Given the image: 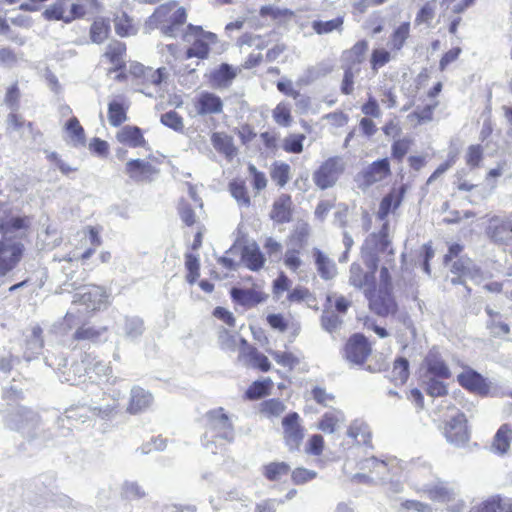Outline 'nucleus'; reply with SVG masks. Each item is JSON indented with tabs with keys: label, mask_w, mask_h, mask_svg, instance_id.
I'll list each match as a JSON object with an SVG mask.
<instances>
[{
	"label": "nucleus",
	"mask_w": 512,
	"mask_h": 512,
	"mask_svg": "<svg viewBox=\"0 0 512 512\" xmlns=\"http://www.w3.org/2000/svg\"><path fill=\"white\" fill-rule=\"evenodd\" d=\"M273 359L282 367L293 370L300 363V358L288 351H271Z\"/></svg>",
	"instance_id": "nucleus-58"
},
{
	"label": "nucleus",
	"mask_w": 512,
	"mask_h": 512,
	"mask_svg": "<svg viewBox=\"0 0 512 512\" xmlns=\"http://www.w3.org/2000/svg\"><path fill=\"white\" fill-rule=\"evenodd\" d=\"M305 139V135L301 133L289 134L282 142V149L289 154H300L303 152Z\"/></svg>",
	"instance_id": "nucleus-52"
},
{
	"label": "nucleus",
	"mask_w": 512,
	"mask_h": 512,
	"mask_svg": "<svg viewBox=\"0 0 512 512\" xmlns=\"http://www.w3.org/2000/svg\"><path fill=\"white\" fill-rule=\"evenodd\" d=\"M424 366L427 373L434 378L448 379L451 377L448 365L442 359L440 353L434 349H431L424 358Z\"/></svg>",
	"instance_id": "nucleus-22"
},
{
	"label": "nucleus",
	"mask_w": 512,
	"mask_h": 512,
	"mask_svg": "<svg viewBox=\"0 0 512 512\" xmlns=\"http://www.w3.org/2000/svg\"><path fill=\"white\" fill-rule=\"evenodd\" d=\"M359 71V68L343 67V78L340 84V91L343 95H351L354 92L355 77Z\"/></svg>",
	"instance_id": "nucleus-63"
},
{
	"label": "nucleus",
	"mask_w": 512,
	"mask_h": 512,
	"mask_svg": "<svg viewBox=\"0 0 512 512\" xmlns=\"http://www.w3.org/2000/svg\"><path fill=\"white\" fill-rule=\"evenodd\" d=\"M108 331V327L102 326L96 328L94 326H87L83 324L79 326L73 334V340L75 341H97L100 336Z\"/></svg>",
	"instance_id": "nucleus-43"
},
{
	"label": "nucleus",
	"mask_w": 512,
	"mask_h": 512,
	"mask_svg": "<svg viewBox=\"0 0 512 512\" xmlns=\"http://www.w3.org/2000/svg\"><path fill=\"white\" fill-rule=\"evenodd\" d=\"M126 51V44L119 40H113L107 45L103 57L112 65L109 72H117L125 69Z\"/></svg>",
	"instance_id": "nucleus-21"
},
{
	"label": "nucleus",
	"mask_w": 512,
	"mask_h": 512,
	"mask_svg": "<svg viewBox=\"0 0 512 512\" xmlns=\"http://www.w3.org/2000/svg\"><path fill=\"white\" fill-rule=\"evenodd\" d=\"M241 259L245 266L251 271L261 270L266 263L264 254L255 243L243 247Z\"/></svg>",
	"instance_id": "nucleus-29"
},
{
	"label": "nucleus",
	"mask_w": 512,
	"mask_h": 512,
	"mask_svg": "<svg viewBox=\"0 0 512 512\" xmlns=\"http://www.w3.org/2000/svg\"><path fill=\"white\" fill-rule=\"evenodd\" d=\"M231 297L243 306H255L267 299V295L256 289L232 288Z\"/></svg>",
	"instance_id": "nucleus-30"
},
{
	"label": "nucleus",
	"mask_w": 512,
	"mask_h": 512,
	"mask_svg": "<svg viewBox=\"0 0 512 512\" xmlns=\"http://www.w3.org/2000/svg\"><path fill=\"white\" fill-rule=\"evenodd\" d=\"M274 121L283 127H288L292 123L291 110L287 103L280 102L272 111Z\"/></svg>",
	"instance_id": "nucleus-59"
},
{
	"label": "nucleus",
	"mask_w": 512,
	"mask_h": 512,
	"mask_svg": "<svg viewBox=\"0 0 512 512\" xmlns=\"http://www.w3.org/2000/svg\"><path fill=\"white\" fill-rule=\"evenodd\" d=\"M411 37V24L409 21L400 23L393 29L389 36V49L396 55L400 52L407 44V41Z\"/></svg>",
	"instance_id": "nucleus-26"
},
{
	"label": "nucleus",
	"mask_w": 512,
	"mask_h": 512,
	"mask_svg": "<svg viewBox=\"0 0 512 512\" xmlns=\"http://www.w3.org/2000/svg\"><path fill=\"white\" fill-rule=\"evenodd\" d=\"M283 264L293 274L304 272L305 262L299 249H287L283 255Z\"/></svg>",
	"instance_id": "nucleus-40"
},
{
	"label": "nucleus",
	"mask_w": 512,
	"mask_h": 512,
	"mask_svg": "<svg viewBox=\"0 0 512 512\" xmlns=\"http://www.w3.org/2000/svg\"><path fill=\"white\" fill-rule=\"evenodd\" d=\"M290 476L292 483L299 486L307 484L316 479L317 472L300 466L294 468L293 470L290 468Z\"/></svg>",
	"instance_id": "nucleus-55"
},
{
	"label": "nucleus",
	"mask_w": 512,
	"mask_h": 512,
	"mask_svg": "<svg viewBox=\"0 0 512 512\" xmlns=\"http://www.w3.org/2000/svg\"><path fill=\"white\" fill-rule=\"evenodd\" d=\"M368 46V41L361 39L354 43L349 49L344 50L342 53L343 67L356 69V66L361 65L368 51Z\"/></svg>",
	"instance_id": "nucleus-23"
},
{
	"label": "nucleus",
	"mask_w": 512,
	"mask_h": 512,
	"mask_svg": "<svg viewBox=\"0 0 512 512\" xmlns=\"http://www.w3.org/2000/svg\"><path fill=\"white\" fill-rule=\"evenodd\" d=\"M23 255V246L19 243L0 241V275H5L19 263Z\"/></svg>",
	"instance_id": "nucleus-15"
},
{
	"label": "nucleus",
	"mask_w": 512,
	"mask_h": 512,
	"mask_svg": "<svg viewBox=\"0 0 512 512\" xmlns=\"http://www.w3.org/2000/svg\"><path fill=\"white\" fill-rule=\"evenodd\" d=\"M185 268L187 270V282L189 284H194L200 276L199 258L192 253L185 254Z\"/></svg>",
	"instance_id": "nucleus-57"
},
{
	"label": "nucleus",
	"mask_w": 512,
	"mask_h": 512,
	"mask_svg": "<svg viewBox=\"0 0 512 512\" xmlns=\"http://www.w3.org/2000/svg\"><path fill=\"white\" fill-rule=\"evenodd\" d=\"M510 502H505L500 496H493L480 503L475 512H504Z\"/></svg>",
	"instance_id": "nucleus-54"
},
{
	"label": "nucleus",
	"mask_w": 512,
	"mask_h": 512,
	"mask_svg": "<svg viewBox=\"0 0 512 512\" xmlns=\"http://www.w3.org/2000/svg\"><path fill=\"white\" fill-rule=\"evenodd\" d=\"M407 184H401L398 187H392L380 200L376 218L380 221L388 222L390 215H395L402 206L406 193Z\"/></svg>",
	"instance_id": "nucleus-9"
},
{
	"label": "nucleus",
	"mask_w": 512,
	"mask_h": 512,
	"mask_svg": "<svg viewBox=\"0 0 512 512\" xmlns=\"http://www.w3.org/2000/svg\"><path fill=\"white\" fill-rule=\"evenodd\" d=\"M489 238L498 244H507L512 240V216L505 219L493 217L487 228Z\"/></svg>",
	"instance_id": "nucleus-17"
},
{
	"label": "nucleus",
	"mask_w": 512,
	"mask_h": 512,
	"mask_svg": "<svg viewBox=\"0 0 512 512\" xmlns=\"http://www.w3.org/2000/svg\"><path fill=\"white\" fill-rule=\"evenodd\" d=\"M260 15L262 17H269L280 25L288 23L295 17L294 11L288 8H280L273 5L261 7Z\"/></svg>",
	"instance_id": "nucleus-37"
},
{
	"label": "nucleus",
	"mask_w": 512,
	"mask_h": 512,
	"mask_svg": "<svg viewBox=\"0 0 512 512\" xmlns=\"http://www.w3.org/2000/svg\"><path fill=\"white\" fill-rule=\"evenodd\" d=\"M206 434L213 440L223 439L228 442L234 439L233 425L223 408L213 409L206 414Z\"/></svg>",
	"instance_id": "nucleus-7"
},
{
	"label": "nucleus",
	"mask_w": 512,
	"mask_h": 512,
	"mask_svg": "<svg viewBox=\"0 0 512 512\" xmlns=\"http://www.w3.org/2000/svg\"><path fill=\"white\" fill-rule=\"evenodd\" d=\"M409 378V362L404 357L397 358L393 363L391 381L395 385H403Z\"/></svg>",
	"instance_id": "nucleus-48"
},
{
	"label": "nucleus",
	"mask_w": 512,
	"mask_h": 512,
	"mask_svg": "<svg viewBox=\"0 0 512 512\" xmlns=\"http://www.w3.org/2000/svg\"><path fill=\"white\" fill-rule=\"evenodd\" d=\"M457 381L467 391L486 396L489 394L490 386L486 379L478 372L468 368L457 375Z\"/></svg>",
	"instance_id": "nucleus-16"
},
{
	"label": "nucleus",
	"mask_w": 512,
	"mask_h": 512,
	"mask_svg": "<svg viewBox=\"0 0 512 512\" xmlns=\"http://www.w3.org/2000/svg\"><path fill=\"white\" fill-rule=\"evenodd\" d=\"M247 170L251 177V185L253 190L257 193L264 190L268 185L266 174L258 170V168L252 163L248 164Z\"/></svg>",
	"instance_id": "nucleus-61"
},
{
	"label": "nucleus",
	"mask_w": 512,
	"mask_h": 512,
	"mask_svg": "<svg viewBox=\"0 0 512 512\" xmlns=\"http://www.w3.org/2000/svg\"><path fill=\"white\" fill-rule=\"evenodd\" d=\"M65 130L75 145H84L85 131L77 117L73 116L65 124Z\"/></svg>",
	"instance_id": "nucleus-51"
},
{
	"label": "nucleus",
	"mask_w": 512,
	"mask_h": 512,
	"mask_svg": "<svg viewBox=\"0 0 512 512\" xmlns=\"http://www.w3.org/2000/svg\"><path fill=\"white\" fill-rule=\"evenodd\" d=\"M512 439V427L509 424H503L497 430L493 442V449L499 454H505L509 448Z\"/></svg>",
	"instance_id": "nucleus-38"
},
{
	"label": "nucleus",
	"mask_w": 512,
	"mask_h": 512,
	"mask_svg": "<svg viewBox=\"0 0 512 512\" xmlns=\"http://www.w3.org/2000/svg\"><path fill=\"white\" fill-rule=\"evenodd\" d=\"M273 386V382L270 378L264 380H257L247 388L244 394V398L247 400H258L270 394Z\"/></svg>",
	"instance_id": "nucleus-39"
},
{
	"label": "nucleus",
	"mask_w": 512,
	"mask_h": 512,
	"mask_svg": "<svg viewBox=\"0 0 512 512\" xmlns=\"http://www.w3.org/2000/svg\"><path fill=\"white\" fill-rule=\"evenodd\" d=\"M270 177L276 186L285 187L291 178V167L283 161H275L270 167Z\"/></svg>",
	"instance_id": "nucleus-36"
},
{
	"label": "nucleus",
	"mask_w": 512,
	"mask_h": 512,
	"mask_svg": "<svg viewBox=\"0 0 512 512\" xmlns=\"http://www.w3.org/2000/svg\"><path fill=\"white\" fill-rule=\"evenodd\" d=\"M245 346L242 348L241 357L245 359L253 368L262 372H267L271 369V363L266 355L261 353L256 347L248 345L243 341Z\"/></svg>",
	"instance_id": "nucleus-28"
},
{
	"label": "nucleus",
	"mask_w": 512,
	"mask_h": 512,
	"mask_svg": "<svg viewBox=\"0 0 512 512\" xmlns=\"http://www.w3.org/2000/svg\"><path fill=\"white\" fill-rule=\"evenodd\" d=\"M228 190L240 207L248 208L251 206V197L244 179H232L228 184Z\"/></svg>",
	"instance_id": "nucleus-33"
},
{
	"label": "nucleus",
	"mask_w": 512,
	"mask_h": 512,
	"mask_svg": "<svg viewBox=\"0 0 512 512\" xmlns=\"http://www.w3.org/2000/svg\"><path fill=\"white\" fill-rule=\"evenodd\" d=\"M29 225V218L24 217H12L6 221L0 223V233L7 234L17 230L27 228Z\"/></svg>",
	"instance_id": "nucleus-64"
},
{
	"label": "nucleus",
	"mask_w": 512,
	"mask_h": 512,
	"mask_svg": "<svg viewBox=\"0 0 512 512\" xmlns=\"http://www.w3.org/2000/svg\"><path fill=\"white\" fill-rule=\"evenodd\" d=\"M344 171V163L340 156H331L323 161L313 172V182L321 190L333 187Z\"/></svg>",
	"instance_id": "nucleus-6"
},
{
	"label": "nucleus",
	"mask_w": 512,
	"mask_h": 512,
	"mask_svg": "<svg viewBox=\"0 0 512 512\" xmlns=\"http://www.w3.org/2000/svg\"><path fill=\"white\" fill-rule=\"evenodd\" d=\"M344 17L337 16L328 21L315 20L312 22V29L318 35L328 34L333 31L341 32L343 30Z\"/></svg>",
	"instance_id": "nucleus-44"
},
{
	"label": "nucleus",
	"mask_w": 512,
	"mask_h": 512,
	"mask_svg": "<svg viewBox=\"0 0 512 512\" xmlns=\"http://www.w3.org/2000/svg\"><path fill=\"white\" fill-rule=\"evenodd\" d=\"M373 353V346L363 333H353L345 341L341 354L345 361L363 367Z\"/></svg>",
	"instance_id": "nucleus-3"
},
{
	"label": "nucleus",
	"mask_w": 512,
	"mask_h": 512,
	"mask_svg": "<svg viewBox=\"0 0 512 512\" xmlns=\"http://www.w3.org/2000/svg\"><path fill=\"white\" fill-rule=\"evenodd\" d=\"M293 201L290 194L282 193L273 202L270 218L278 224L288 223L292 220Z\"/></svg>",
	"instance_id": "nucleus-19"
},
{
	"label": "nucleus",
	"mask_w": 512,
	"mask_h": 512,
	"mask_svg": "<svg viewBox=\"0 0 512 512\" xmlns=\"http://www.w3.org/2000/svg\"><path fill=\"white\" fill-rule=\"evenodd\" d=\"M211 143L214 149L228 160H232L237 155L238 150L234 145L233 137L225 132H213Z\"/></svg>",
	"instance_id": "nucleus-27"
},
{
	"label": "nucleus",
	"mask_w": 512,
	"mask_h": 512,
	"mask_svg": "<svg viewBox=\"0 0 512 512\" xmlns=\"http://www.w3.org/2000/svg\"><path fill=\"white\" fill-rule=\"evenodd\" d=\"M110 22L107 18L98 17L94 19L89 28V37L93 43L101 44L110 35Z\"/></svg>",
	"instance_id": "nucleus-35"
},
{
	"label": "nucleus",
	"mask_w": 512,
	"mask_h": 512,
	"mask_svg": "<svg viewBox=\"0 0 512 512\" xmlns=\"http://www.w3.org/2000/svg\"><path fill=\"white\" fill-rule=\"evenodd\" d=\"M262 474L269 482H278L290 474V465L284 461L269 462L263 465Z\"/></svg>",
	"instance_id": "nucleus-34"
},
{
	"label": "nucleus",
	"mask_w": 512,
	"mask_h": 512,
	"mask_svg": "<svg viewBox=\"0 0 512 512\" xmlns=\"http://www.w3.org/2000/svg\"><path fill=\"white\" fill-rule=\"evenodd\" d=\"M158 159L151 157L148 160L132 159L125 165L127 175L136 182H150L159 174Z\"/></svg>",
	"instance_id": "nucleus-11"
},
{
	"label": "nucleus",
	"mask_w": 512,
	"mask_h": 512,
	"mask_svg": "<svg viewBox=\"0 0 512 512\" xmlns=\"http://www.w3.org/2000/svg\"><path fill=\"white\" fill-rule=\"evenodd\" d=\"M424 492L430 500L436 502L449 503L455 499L454 492L442 483L429 486Z\"/></svg>",
	"instance_id": "nucleus-41"
},
{
	"label": "nucleus",
	"mask_w": 512,
	"mask_h": 512,
	"mask_svg": "<svg viewBox=\"0 0 512 512\" xmlns=\"http://www.w3.org/2000/svg\"><path fill=\"white\" fill-rule=\"evenodd\" d=\"M113 24L115 33L122 38L136 35L138 32V27L133 17L125 11L114 14Z\"/></svg>",
	"instance_id": "nucleus-32"
},
{
	"label": "nucleus",
	"mask_w": 512,
	"mask_h": 512,
	"mask_svg": "<svg viewBox=\"0 0 512 512\" xmlns=\"http://www.w3.org/2000/svg\"><path fill=\"white\" fill-rule=\"evenodd\" d=\"M81 2L72 3L70 9H68V23L73 22L76 19H82L87 14L86 4L96 10L101 8L99 0H80Z\"/></svg>",
	"instance_id": "nucleus-46"
},
{
	"label": "nucleus",
	"mask_w": 512,
	"mask_h": 512,
	"mask_svg": "<svg viewBox=\"0 0 512 512\" xmlns=\"http://www.w3.org/2000/svg\"><path fill=\"white\" fill-rule=\"evenodd\" d=\"M379 259L373 255L365 260L368 270H365L360 263L353 262L349 268V283L360 290L365 291L374 288L376 284V270Z\"/></svg>",
	"instance_id": "nucleus-5"
},
{
	"label": "nucleus",
	"mask_w": 512,
	"mask_h": 512,
	"mask_svg": "<svg viewBox=\"0 0 512 512\" xmlns=\"http://www.w3.org/2000/svg\"><path fill=\"white\" fill-rule=\"evenodd\" d=\"M184 39L191 42V46L185 52V58L204 60L209 56L210 44L214 41L215 35L204 31L201 26L189 24L186 27Z\"/></svg>",
	"instance_id": "nucleus-4"
},
{
	"label": "nucleus",
	"mask_w": 512,
	"mask_h": 512,
	"mask_svg": "<svg viewBox=\"0 0 512 512\" xmlns=\"http://www.w3.org/2000/svg\"><path fill=\"white\" fill-rule=\"evenodd\" d=\"M116 139L119 143L132 148L144 147L147 144L142 130L138 126L127 125L122 127L116 133Z\"/></svg>",
	"instance_id": "nucleus-24"
},
{
	"label": "nucleus",
	"mask_w": 512,
	"mask_h": 512,
	"mask_svg": "<svg viewBox=\"0 0 512 512\" xmlns=\"http://www.w3.org/2000/svg\"><path fill=\"white\" fill-rule=\"evenodd\" d=\"M109 295L105 287L88 285L82 293L75 296L73 303L84 306L88 312H97L107 307Z\"/></svg>",
	"instance_id": "nucleus-10"
},
{
	"label": "nucleus",
	"mask_w": 512,
	"mask_h": 512,
	"mask_svg": "<svg viewBox=\"0 0 512 512\" xmlns=\"http://www.w3.org/2000/svg\"><path fill=\"white\" fill-rule=\"evenodd\" d=\"M312 256L316 269L322 279L330 280L336 275V264L323 251L319 248H313Z\"/></svg>",
	"instance_id": "nucleus-31"
},
{
	"label": "nucleus",
	"mask_w": 512,
	"mask_h": 512,
	"mask_svg": "<svg viewBox=\"0 0 512 512\" xmlns=\"http://www.w3.org/2000/svg\"><path fill=\"white\" fill-rule=\"evenodd\" d=\"M369 310L379 317L395 316L399 305L394 295V289L377 288V285L365 291Z\"/></svg>",
	"instance_id": "nucleus-2"
},
{
	"label": "nucleus",
	"mask_w": 512,
	"mask_h": 512,
	"mask_svg": "<svg viewBox=\"0 0 512 512\" xmlns=\"http://www.w3.org/2000/svg\"><path fill=\"white\" fill-rule=\"evenodd\" d=\"M235 77V71L226 63L221 64L218 69L211 73V81L217 87L228 86Z\"/></svg>",
	"instance_id": "nucleus-45"
},
{
	"label": "nucleus",
	"mask_w": 512,
	"mask_h": 512,
	"mask_svg": "<svg viewBox=\"0 0 512 512\" xmlns=\"http://www.w3.org/2000/svg\"><path fill=\"white\" fill-rule=\"evenodd\" d=\"M130 103L123 95L113 98L107 107V116L109 124L113 127H120L128 119V110Z\"/></svg>",
	"instance_id": "nucleus-20"
},
{
	"label": "nucleus",
	"mask_w": 512,
	"mask_h": 512,
	"mask_svg": "<svg viewBox=\"0 0 512 512\" xmlns=\"http://www.w3.org/2000/svg\"><path fill=\"white\" fill-rule=\"evenodd\" d=\"M413 140L409 137L395 139L391 144V158L401 163L413 146Z\"/></svg>",
	"instance_id": "nucleus-49"
},
{
	"label": "nucleus",
	"mask_w": 512,
	"mask_h": 512,
	"mask_svg": "<svg viewBox=\"0 0 512 512\" xmlns=\"http://www.w3.org/2000/svg\"><path fill=\"white\" fill-rule=\"evenodd\" d=\"M392 174L389 158H381L366 166L360 173L361 180L366 186L383 182Z\"/></svg>",
	"instance_id": "nucleus-14"
},
{
	"label": "nucleus",
	"mask_w": 512,
	"mask_h": 512,
	"mask_svg": "<svg viewBox=\"0 0 512 512\" xmlns=\"http://www.w3.org/2000/svg\"><path fill=\"white\" fill-rule=\"evenodd\" d=\"M283 442L290 452L299 451L305 438V427L297 412H289L282 418Z\"/></svg>",
	"instance_id": "nucleus-8"
},
{
	"label": "nucleus",
	"mask_w": 512,
	"mask_h": 512,
	"mask_svg": "<svg viewBox=\"0 0 512 512\" xmlns=\"http://www.w3.org/2000/svg\"><path fill=\"white\" fill-rule=\"evenodd\" d=\"M286 406L283 401L278 398H271L261 402L259 411L267 418H276L284 413Z\"/></svg>",
	"instance_id": "nucleus-50"
},
{
	"label": "nucleus",
	"mask_w": 512,
	"mask_h": 512,
	"mask_svg": "<svg viewBox=\"0 0 512 512\" xmlns=\"http://www.w3.org/2000/svg\"><path fill=\"white\" fill-rule=\"evenodd\" d=\"M366 245L377 253H386L388 258L394 257L389 238V223L384 222L378 232L371 233L366 239Z\"/></svg>",
	"instance_id": "nucleus-18"
},
{
	"label": "nucleus",
	"mask_w": 512,
	"mask_h": 512,
	"mask_svg": "<svg viewBox=\"0 0 512 512\" xmlns=\"http://www.w3.org/2000/svg\"><path fill=\"white\" fill-rule=\"evenodd\" d=\"M130 73L143 87H158L167 79L168 73L165 67L153 69L141 63H135L130 67Z\"/></svg>",
	"instance_id": "nucleus-12"
},
{
	"label": "nucleus",
	"mask_w": 512,
	"mask_h": 512,
	"mask_svg": "<svg viewBox=\"0 0 512 512\" xmlns=\"http://www.w3.org/2000/svg\"><path fill=\"white\" fill-rule=\"evenodd\" d=\"M395 268V259L394 257L387 258L386 264L380 268L379 271V284L377 288H385V289H394L393 287V279L391 275V270Z\"/></svg>",
	"instance_id": "nucleus-56"
},
{
	"label": "nucleus",
	"mask_w": 512,
	"mask_h": 512,
	"mask_svg": "<svg viewBox=\"0 0 512 512\" xmlns=\"http://www.w3.org/2000/svg\"><path fill=\"white\" fill-rule=\"evenodd\" d=\"M442 83L437 82L427 93L428 97L432 99L431 103L418 107L413 113L412 116L415 117L419 123L431 121L433 118L434 110L439 106V101L435 98L442 91Z\"/></svg>",
	"instance_id": "nucleus-25"
},
{
	"label": "nucleus",
	"mask_w": 512,
	"mask_h": 512,
	"mask_svg": "<svg viewBox=\"0 0 512 512\" xmlns=\"http://www.w3.org/2000/svg\"><path fill=\"white\" fill-rule=\"evenodd\" d=\"M483 157H484V150L480 144L470 145V146H468L466 154H465L466 165L470 169L478 168L481 165Z\"/></svg>",
	"instance_id": "nucleus-60"
},
{
	"label": "nucleus",
	"mask_w": 512,
	"mask_h": 512,
	"mask_svg": "<svg viewBox=\"0 0 512 512\" xmlns=\"http://www.w3.org/2000/svg\"><path fill=\"white\" fill-rule=\"evenodd\" d=\"M187 9L178 1L170 0L155 8L149 17V23L163 35L174 37L187 22Z\"/></svg>",
	"instance_id": "nucleus-1"
},
{
	"label": "nucleus",
	"mask_w": 512,
	"mask_h": 512,
	"mask_svg": "<svg viewBox=\"0 0 512 512\" xmlns=\"http://www.w3.org/2000/svg\"><path fill=\"white\" fill-rule=\"evenodd\" d=\"M67 0H57L49 5L43 12V17L49 21H63L68 24Z\"/></svg>",
	"instance_id": "nucleus-42"
},
{
	"label": "nucleus",
	"mask_w": 512,
	"mask_h": 512,
	"mask_svg": "<svg viewBox=\"0 0 512 512\" xmlns=\"http://www.w3.org/2000/svg\"><path fill=\"white\" fill-rule=\"evenodd\" d=\"M240 45L253 47L257 50L266 49L269 45V40L265 35L246 33L239 39Z\"/></svg>",
	"instance_id": "nucleus-62"
},
{
	"label": "nucleus",
	"mask_w": 512,
	"mask_h": 512,
	"mask_svg": "<svg viewBox=\"0 0 512 512\" xmlns=\"http://www.w3.org/2000/svg\"><path fill=\"white\" fill-rule=\"evenodd\" d=\"M198 116L219 115L223 113L224 104L220 96L213 92L202 91L192 101Z\"/></svg>",
	"instance_id": "nucleus-13"
},
{
	"label": "nucleus",
	"mask_w": 512,
	"mask_h": 512,
	"mask_svg": "<svg viewBox=\"0 0 512 512\" xmlns=\"http://www.w3.org/2000/svg\"><path fill=\"white\" fill-rule=\"evenodd\" d=\"M151 401V394L142 389L135 390L132 393L128 410L134 414L140 413L150 406Z\"/></svg>",
	"instance_id": "nucleus-47"
},
{
	"label": "nucleus",
	"mask_w": 512,
	"mask_h": 512,
	"mask_svg": "<svg viewBox=\"0 0 512 512\" xmlns=\"http://www.w3.org/2000/svg\"><path fill=\"white\" fill-rule=\"evenodd\" d=\"M394 55L391 50L385 48L373 49L370 55V66L373 71H378L380 68L389 63Z\"/></svg>",
	"instance_id": "nucleus-53"
}]
</instances>
